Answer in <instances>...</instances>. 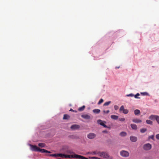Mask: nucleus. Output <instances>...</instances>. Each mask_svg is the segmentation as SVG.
<instances>
[{
	"instance_id": "obj_30",
	"label": "nucleus",
	"mask_w": 159,
	"mask_h": 159,
	"mask_svg": "<svg viewBox=\"0 0 159 159\" xmlns=\"http://www.w3.org/2000/svg\"><path fill=\"white\" fill-rule=\"evenodd\" d=\"M114 109L115 110H117L119 108V107L117 105H115L114 107Z\"/></svg>"
},
{
	"instance_id": "obj_2",
	"label": "nucleus",
	"mask_w": 159,
	"mask_h": 159,
	"mask_svg": "<svg viewBox=\"0 0 159 159\" xmlns=\"http://www.w3.org/2000/svg\"><path fill=\"white\" fill-rule=\"evenodd\" d=\"M120 155L123 157H128L129 156V153L125 150H122L120 152Z\"/></svg>"
},
{
	"instance_id": "obj_37",
	"label": "nucleus",
	"mask_w": 159,
	"mask_h": 159,
	"mask_svg": "<svg viewBox=\"0 0 159 159\" xmlns=\"http://www.w3.org/2000/svg\"><path fill=\"white\" fill-rule=\"evenodd\" d=\"M99 153L100 154V155H103V154L104 153V152H100Z\"/></svg>"
},
{
	"instance_id": "obj_9",
	"label": "nucleus",
	"mask_w": 159,
	"mask_h": 159,
	"mask_svg": "<svg viewBox=\"0 0 159 159\" xmlns=\"http://www.w3.org/2000/svg\"><path fill=\"white\" fill-rule=\"evenodd\" d=\"M81 116L82 118L86 119H89L90 118V116L87 114L82 115Z\"/></svg>"
},
{
	"instance_id": "obj_21",
	"label": "nucleus",
	"mask_w": 159,
	"mask_h": 159,
	"mask_svg": "<svg viewBox=\"0 0 159 159\" xmlns=\"http://www.w3.org/2000/svg\"><path fill=\"white\" fill-rule=\"evenodd\" d=\"M65 153L71 154L72 152L70 150L67 149L64 152Z\"/></svg>"
},
{
	"instance_id": "obj_3",
	"label": "nucleus",
	"mask_w": 159,
	"mask_h": 159,
	"mask_svg": "<svg viewBox=\"0 0 159 159\" xmlns=\"http://www.w3.org/2000/svg\"><path fill=\"white\" fill-rule=\"evenodd\" d=\"M143 148L145 150H149L151 149L152 145L149 143H146L144 145Z\"/></svg>"
},
{
	"instance_id": "obj_10",
	"label": "nucleus",
	"mask_w": 159,
	"mask_h": 159,
	"mask_svg": "<svg viewBox=\"0 0 159 159\" xmlns=\"http://www.w3.org/2000/svg\"><path fill=\"white\" fill-rule=\"evenodd\" d=\"M132 121L133 122L137 123H141L142 122V120H141L137 118L133 119L132 120Z\"/></svg>"
},
{
	"instance_id": "obj_13",
	"label": "nucleus",
	"mask_w": 159,
	"mask_h": 159,
	"mask_svg": "<svg viewBox=\"0 0 159 159\" xmlns=\"http://www.w3.org/2000/svg\"><path fill=\"white\" fill-rule=\"evenodd\" d=\"M157 116V115H151L149 117V118L151 120H154L155 119L156 117Z\"/></svg>"
},
{
	"instance_id": "obj_26",
	"label": "nucleus",
	"mask_w": 159,
	"mask_h": 159,
	"mask_svg": "<svg viewBox=\"0 0 159 159\" xmlns=\"http://www.w3.org/2000/svg\"><path fill=\"white\" fill-rule=\"evenodd\" d=\"M140 95V94L139 93H137L135 95H134V97L136 98H140L138 97V96Z\"/></svg>"
},
{
	"instance_id": "obj_12",
	"label": "nucleus",
	"mask_w": 159,
	"mask_h": 159,
	"mask_svg": "<svg viewBox=\"0 0 159 159\" xmlns=\"http://www.w3.org/2000/svg\"><path fill=\"white\" fill-rule=\"evenodd\" d=\"M130 126L133 129H137L138 128L137 126L134 124H131Z\"/></svg>"
},
{
	"instance_id": "obj_35",
	"label": "nucleus",
	"mask_w": 159,
	"mask_h": 159,
	"mask_svg": "<svg viewBox=\"0 0 159 159\" xmlns=\"http://www.w3.org/2000/svg\"><path fill=\"white\" fill-rule=\"evenodd\" d=\"M70 111H72V112H77V111H75V110H73L72 109H71L70 110Z\"/></svg>"
},
{
	"instance_id": "obj_22",
	"label": "nucleus",
	"mask_w": 159,
	"mask_h": 159,
	"mask_svg": "<svg viewBox=\"0 0 159 159\" xmlns=\"http://www.w3.org/2000/svg\"><path fill=\"white\" fill-rule=\"evenodd\" d=\"M146 122L147 124L150 125H152V122L149 120H146Z\"/></svg>"
},
{
	"instance_id": "obj_34",
	"label": "nucleus",
	"mask_w": 159,
	"mask_h": 159,
	"mask_svg": "<svg viewBox=\"0 0 159 159\" xmlns=\"http://www.w3.org/2000/svg\"><path fill=\"white\" fill-rule=\"evenodd\" d=\"M109 110H107V111H103V112L107 114L109 112Z\"/></svg>"
},
{
	"instance_id": "obj_5",
	"label": "nucleus",
	"mask_w": 159,
	"mask_h": 159,
	"mask_svg": "<svg viewBox=\"0 0 159 159\" xmlns=\"http://www.w3.org/2000/svg\"><path fill=\"white\" fill-rule=\"evenodd\" d=\"M96 135L93 133H90L87 135L88 138L89 139H93L95 138Z\"/></svg>"
},
{
	"instance_id": "obj_38",
	"label": "nucleus",
	"mask_w": 159,
	"mask_h": 159,
	"mask_svg": "<svg viewBox=\"0 0 159 159\" xmlns=\"http://www.w3.org/2000/svg\"><path fill=\"white\" fill-rule=\"evenodd\" d=\"M91 158H93V159L95 158V159H99V158H97V157H91Z\"/></svg>"
},
{
	"instance_id": "obj_27",
	"label": "nucleus",
	"mask_w": 159,
	"mask_h": 159,
	"mask_svg": "<svg viewBox=\"0 0 159 159\" xmlns=\"http://www.w3.org/2000/svg\"><path fill=\"white\" fill-rule=\"evenodd\" d=\"M141 94L142 95H148V94L147 92L141 93Z\"/></svg>"
},
{
	"instance_id": "obj_16",
	"label": "nucleus",
	"mask_w": 159,
	"mask_h": 159,
	"mask_svg": "<svg viewBox=\"0 0 159 159\" xmlns=\"http://www.w3.org/2000/svg\"><path fill=\"white\" fill-rule=\"evenodd\" d=\"M93 111L94 113L98 114L100 112V110L99 109H95Z\"/></svg>"
},
{
	"instance_id": "obj_31",
	"label": "nucleus",
	"mask_w": 159,
	"mask_h": 159,
	"mask_svg": "<svg viewBox=\"0 0 159 159\" xmlns=\"http://www.w3.org/2000/svg\"><path fill=\"white\" fill-rule=\"evenodd\" d=\"M125 119L124 118H121L119 119V120L120 121H123L125 120Z\"/></svg>"
},
{
	"instance_id": "obj_11",
	"label": "nucleus",
	"mask_w": 159,
	"mask_h": 159,
	"mask_svg": "<svg viewBox=\"0 0 159 159\" xmlns=\"http://www.w3.org/2000/svg\"><path fill=\"white\" fill-rule=\"evenodd\" d=\"M70 116L67 114H64L63 117L64 120H68L70 118Z\"/></svg>"
},
{
	"instance_id": "obj_6",
	"label": "nucleus",
	"mask_w": 159,
	"mask_h": 159,
	"mask_svg": "<svg viewBox=\"0 0 159 159\" xmlns=\"http://www.w3.org/2000/svg\"><path fill=\"white\" fill-rule=\"evenodd\" d=\"M97 122L98 124L103 126L104 127L106 128H108V127L104 124V123L103 122V121L102 120H98Z\"/></svg>"
},
{
	"instance_id": "obj_23",
	"label": "nucleus",
	"mask_w": 159,
	"mask_h": 159,
	"mask_svg": "<svg viewBox=\"0 0 159 159\" xmlns=\"http://www.w3.org/2000/svg\"><path fill=\"white\" fill-rule=\"evenodd\" d=\"M111 103V101H108V102H106L104 104L103 106H108Z\"/></svg>"
},
{
	"instance_id": "obj_17",
	"label": "nucleus",
	"mask_w": 159,
	"mask_h": 159,
	"mask_svg": "<svg viewBox=\"0 0 159 159\" xmlns=\"http://www.w3.org/2000/svg\"><path fill=\"white\" fill-rule=\"evenodd\" d=\"M85 106L84 105L83 106H82V107H79L78 108V110L79 111H83L84 110V109H85Z\"/></svg>"
},
{
	"instance_id": "obj_7",
	"label": "nucleus",
	"mask_w": 159,
	"mask_h": 159,
	"mask_svg": "<svg viewBox=\"0 0 159 159\" xmlns=\"http://www.w3.org/2000/svg\"><path fill=\"white\" fill-rule=\"evenodd\" d=\"M130 140L132 142H135L137 140V138L135 136H130Z\"/></svg>"
},
{
	"instance_id": "obj_25",
	"label": "nucleus",
	"mask_w": 159,
	"mask_h": 159,
	"mask_svg": "<svg viewBox=\"0 0 159 159\" xmlns=\"http://www.w3.org/2000/svg\"><path fill=\"white\" fill-rule=\"evenodd\" d=\"M57 153L53 154L50 155V156L55 157H57Z\"/></svg>"
},
{
	"instance_id": "obj_32",
	"label": "nucleus",
	"mask_w": 159,
	"mask_h": 159,
	"mask_svg": "<svg viewBox=\"0 0 159 159\" xmlns=\"http://www.w3.org/2000/svg\"><path fill=\"white\" fill-rule=\"evenodd\" d=\"M127 96L128 97H133L134 96V95L132 93H131L129 94H128L127 95Z\"/></svg>"
},
{
	"instance_id": "obj_14",
	"label": "nucleus",
	"mask_w": 159,
	"mask_h": 159,
	"mask_svg": "<svg viewBox=\"0 0 159 159\" xmlns=\"http://www.w3.org/2000/svg\"><path fill=\"white\" fill-rule=\"evenodd\" d=\"M111 119H113L116 120L118 119V116L116 115H112L111 116Z\"/></svg>"
},
{
	"instance_id": "obj_33",
	"label": "nucleus",
	"mask_w": 159,
	"mask_h": 159,
	"mask_svg": "<svg viewBox=\"0 0 159 159\" xmlns=\"http://www.w3.org/2000/svg\"><path fill=\"white\" fill-rule=\"evenodd\" d=\"M156 138L157 139H159V134H157L156 136Z\"/></svg>"
},
{
	"instance_id": "obj_24",
	"label": "nucleus",
	"mask_w": 159,
	"mask_h": 159,
	"mask_svg": "<svg viewBox=\"0 0 159 159\" xmlns=\"http://www.w3.org/2000/svg\"><path fill=\"white\" fill-rule=\"evenodd\" d=\"M155 118L156 119L155 120H156L157 123L159 124V116H157L156 117V118Z\"/></svg>"
},
{
	"instance_id": "obj_1",
	"label": "nucleus",
	"mask_w": 159,
	"mask_h": 159,
	"mask_svg": "<svg viewBox=\"0 0 159 159\" xmlns=\"http://www.w3.org/2000/svg\"><path fill=\"white\" fill-rule=\"evenodd\" d=\"M31 149L32 151H40L42 153H50L51 152L44 149H40L36 145H33L30 144Z\"/></svg>"
},
{
	"instance_id": "obj_8",
	"label": "nucleus",
	"mask_w": 159,
	"mask_h": 159,
	"mask_svg": "<svg viewBox=\"0 0 159 159\" xmlns=\"http://www.w3.org/2000/svg\"><path fill=\"white\" fill-rule=\"evenodd\" d=\"M80 126L78 125H72L70 128L72 129H76L80 128Z\"/></svg>"
},
{
	"instance_id": "obj_15",
	"label": "nucleus",
	"mask_w": 159,
	"mask_h": 159,
	"mask_svg": "<svg viewBox=\"0 0 159 159\" xmlns=\"http://www.w3.org/2000/svg\"><path fill=\"white\" fill-rule=\"evenodd\" d=\"M140 111L138 109L135 110L134 111V113L135 115H138L140 114Z\"/></svg>"
},
{
	"instance_id": "obj_29",
	"label": "nucleus",
	"mask_w": 159,
	"mask_h": 159,
	"mask_svg": "<svg viewBox=\"0 0 159 159\" xmlns=\"http://www.w3.org/2000/svg\"><path fill=\"white\" fill-rule=\"evenodd\" d=\"M154 135H151V136H149V139H152V140H154Z\"/></svg>"
},
{
	"instance_id": "obj_19",
	"label": "nucleus",
	"mask_w": 159,
	"mask_h": 159,
	"mask_svg": "<svg viewBox=\"0 0 159 159\" xmlns=\"http://www.w3.org/2000/svg\"><path fill=\"white\" fill-rule=\"evenodd\" d=\"M126 133L125 132H121L120 135L121 136H125L126 135Z\"/></svg>"
},
{
	"instance_id": "obj_18",
	"label": "nucleus",
	"mask_w": 159,
	"mask_h": 159,
	"mask_svg": "<svg viewBox=\"0 0 159 159\" xmlns=\"http://www.w3.org/2000/svg\"><path fill=\"white\" fill-rule=\"evenodd\" d=\"M38 146L40 147L43 148L45 146V144L43 143H40L38 144Z\"/></svg>"
},
{
	"instance_id": "obj_36",
	"label": "nucleus",
	"mask_w": 159,
	"mask_h": 159,
	"mask_svg": "<svg viewBox=\"0 0 159 159\" xmlns=\"http://www.w3.org/2000/svg\"><path fill=\"white\" fill-rule=\"evenodd\" d=\"M102 133H108V132L107 131V130H104V131H102Z\"/></svg>"
},
{
	"instance_id": "obj_20",
	"label": "nucleus",
	"mask_w": 159,
	"mask_h": 159,
	"mask_svg": "<svg viewBox=\"0 0 159 159\" xmlns=\"http://www.w3.org/2000/svg\"><path fill=\"white\" fill-rule=\"evenodd\" d=\"M147 130V129L146 128H143L140 129V131L141 133H144Z\"/></svg>"
},
{
	"instance_id": "obj_4",
	"label": "nucleus",
	"mask_w": 159,
	"mask_h": 159,
	"mask_svg": "<svg viewBox=\"0 0 159 159\" xmlns=\"http://www.w3.org/2000/svg\"><path fill=\"white\" fill-rule=\"evenodd\" d=\"M120 111H122L123 113L125 114H127L129 112V111L127 109H125L124 106H122L120 109Z\"/></svg>"
},
{
	"instance_id": "obj_28",
	"label": "nucleus",
	"mask_w": 159,
	"mask_h": 159,
	"mask_svg": "<svg viewBox=\"0 0 159 159\" xmlns=\"http://www.w3.org/2000/svg\"><path fill=\"white\" fill-rule=\"evenodd\" d=\"M103 102V100L102 99H101L98 103V104L99 105L102 103Z\"/></svg>"
}]
</instances>
